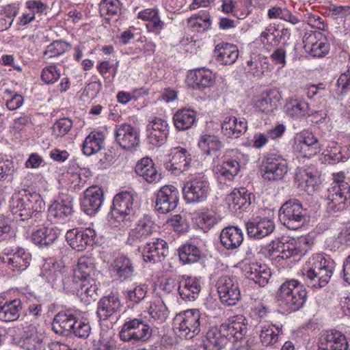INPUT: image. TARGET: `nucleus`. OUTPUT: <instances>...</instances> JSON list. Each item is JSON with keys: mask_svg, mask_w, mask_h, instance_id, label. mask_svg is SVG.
Wrapping results in <instances>:
<instances>
[{"mask_svg": "<svg viewBox=\"0 0 350 350\" xmlns=\"http://www.w3.org/2000/svg\"><path fill=\"white\" fill-rule=\"evenodd\" d=\"M246 319L242 315L234 316L223 323L219 330H210L207 332L203 347L208 349L225 348L228 340L237 341L247 332Z\"/></svg>", "mask_w": 350, "mask_h": 350, "instance_id": "obj_1", "label": "nucleus"}, {"mask_svg": "<svg viewBox=\"0 0 350 350\" xmlns=\"http://www.w3.org/2000/svg\"><path fill=\"white\" fill-rule=\"evenodd\" d=\"M42 200L36 193L16 194L12 198V212L17 219L33 224L42 218Z\"/></svg>", "mask_w": 350, "mask_h": 350, "instance_id": "obj_2", "label": "nucleus"}, {"mask_svg": "<svg viewBox=\"0 0 350 350\" xmlns=\"http://www.w3.org/2000/svg\"><path fill=\"white\" fill-rule=\"evenodd\" d=\"M334 267V262L323 254L312 255L308 261V267L304 273L308 285L319 288L329 281Z\"/></svg>", "mask_w": 350, "mask_h": 350, "instance_id": "obj_3", "label": "nucleus"}, {"mask_svg": "<svg viewBox=\"0 0 350 350\" xmlns=\"http://www.w3.org/2000/svg\"><path fill=\"white\" fill-rule=\"evenodd\" d=\"M207 317L198 309H191L177 314L174 319V330L180 338L190 339L207 326Z\"/></svg>", "mask_w": 350, "mask_h": 350, "instance_id": "obj_4", "label": "nucleus"}, {"mask_svg": "<svg viewBox=\"0 0 350 350\" xmlns=\"http://www.w3.org/2000/svg\"><path fill=\"white\" fill-rule=\"evenodd\" d=\"M137 204L134 194L122 191L116 194L111 208V217L124 227H130L137 219Z\"/></svg>", "mask_w": 350, "mask_h": 350, "instance_id": "obj_5", "label": "nucleus"}, {"mask_svg": "<svg viewBox=\"0 0 350 350\" xmlns=\"http://www.w3.org/2000/svg\"><path fill=\"white\" fill-rule=\"evenodd\" d=\"M308 211L297 199L284 202L279 210V219L288 229L297 230L306 221Z\"/></svg>", "mask_w": 350, "mask_h": 350, "instance_id": "obj_6", "label": "nucleus"}, {"mask_svg": "<svg viewBox=\"0 0 350 350\" xmlns=\"http://www.w3.org/2000/svg\"><path fill=\"white\" fill-rule=\"evenodd\" d=\"M208 178L198 174L191 176L183 187L185 200L189 202H200L206 200L210 192Z\"/></svg>", "mask_w": 350, "mask_h": 350, "instance_id": "obj_7", "label": "nucleus"}, {"mask_svg": "<svg viewBox=\"0 0 350 350\" xmlns=\"http://www.w3.org/2000/svg\"><path fill=\"white\" fill-rule=\"evenodd\" d=\"M151 335L152 329L150 326L138 319L126 322L119 333L122 340L133 343L145 342Z\"/></svg>", "mask_w": 350, "mask_h": 350, "instance_id": "obj_8", "label": "nucleus"}, {"mask_svg": "<svg viewBox=\"0 0 350 350\" xmlns=\"http://www.w3.org/2000/svg\"><path fill=\"white\" fill-rule=\"evenodd\" d=\"M287 172V162L282 157L274 153H269L264 156L262 161L261 172L265 180H281Z\"/></svg>", "mask_w": 350, "mask_h": 350, "instance_id": "obj_9", "label": "nucleus"}, {"mask_svg": "<svg viewBox=\"0 0 350 350\" xmlns=\"http://www.w3.org/2000/svg\"><path fill=\"white\" fill-rule=\"evenodd\" d=\"M221 301L227 306H234L241 299V291L237 280L229 276L221 277L217 282Z\"/></svg>", "mask_w": 350, "mask_h": 350, "instance_id": "obj_10", "label": "nucleus"}, {"mask_svg": "<svg viewBox=\"0 0 350 350\" xmlns=\"http://www.w3.org/2000/svg\"><path fill=\"white\" fill-rule=\"evenodd\" d=\"M341 189L339 186L329 187L327 189V209L335 213L346 209L350 205V186L344 185Z\"/></svg>", "mask_w": 350, "mask_h": 350, "instance_id": "obj_11", "label": "nucleus"}, {"mask_svg": "<svg viewBox=\"0 0 350 350\" xmlns=\"http://www.w3.org/2000/svg\"><path fill=\"white\" fill-rule=\"evenodd\" d=\"M179 192L173 185H165L157 191L154 208L160 213L173 211L178 204Z\"/></svg>", "mask_w": 350, "mask_h": 350, "instance_id": "obj_12", "label": "nucleus"}, {"mask_svg": "<svg viewBox=\"0 0 350 350\" xmlns=\"http://www.w3.org/2000/svg\"><path fill=\"white\" fill-rule=\"evenodd\" d=\"M293 148L300 156L310 158L321 151L322 144L312 133L304 131L295 140Z\"/></svg>", "mask_w": 350, "mask_h": 350, "instance_id": "obj_13", "label": "nucleus"}, {"mask_svg": "<svg viewBox=\"0 0 350 350\" xmlns=\"http://www.w3.org/2000/svg\"><path fill=\"white\" fill-rule=\"evenodd\" d=\"M115 138L116 142L124 150H133L140 144L139 133L137 129L126 123L116 126Z\"/></svg>", "mask_w": 350, "mask_h": 350, "instance_id": "obj_14", "label": "nucleus"}, {"mask_svg": "<svg viewBox=\"0 0 350 350\" xmlns=\"http://www.w3.org/2000/svg\"><path fill=\"white\" fill-rule=\"evenodd\" d=\"M317 345L318 350H348L349 348L345 336L337 330L322 332Z\"/></svg>", "mask_w": 350, "mask_h": 350, "instance_id": "obj_15", "label": "nucleus"}, {"mask_svg": "<svg viewBox=\"0 0 350 350\" xmlns=\"http://www.w3.org/2000/svg\"><path fill=\"white\" fill-rule=\"evenodd\" d=\"M168 252L167 243L160 238H152L142 247L144 260L152 263L161 261Z\"/></svg>", "mask_w": 350, "mask_h": 350, "instance_id": "obj_16", "label": "nucleus"}, {"mask_svg": "<svg viewBox=\"0 0 350 350\" xmlns=\"http://www.w3.org/2000/svg\"><path fill=\"white\" fill-rule=\"evenodd\" d=\"M96 234L94 229L88 228L83 230L72 229L66 232V238L72 248L83 251L95 243Z\"/></svg>", "mask_w": 350, "mask_h": 350, "instance_id": "obj_17", "label": "nucleus"}, {"mask_svg": "<svg viewBox=\"0 0 350 350\" xmlns=\"http://www.w3.org/2000/svg\"><path fill=\"white\" fill-rule=\"evenodd\" d=\"M122 304L118 295L111 293L103 297L98 303L96 314L100 321L117 318L122 309Z\"/></svg>", "mask_w": 350, "mask_h": 350, "instance_id": "obj_18", "label": "nucleus"}, {"mask_svg": "<svg viewBox=\"0 0 350 350\" xmlns=\"http://www.w3.org/2000/svg\"><path fill=\"white\" fill-rule=\"evenodd\" d=\"M146 131L148 143L161 146L167 140L169 134L168 124L165 120L155 118L148 124Z\"/></svg>", "mask_w": 350, "mask_h": 350, "instance_id": "obj_19", "label": "nucleus"}, {"mask_svg": "<svg viewBox=\"0 0 350 350\" xmlns=\"http://www.w3.org/2000/svg\"><path fill=\"white\" fill-rule=\"evenodd\" d=\"M172 159L165 163V168L172 174L178 176L188 170L191 161V154L183 147L178 146L171 149Z\"/></svg>", "mask_w": 350, "mask_h": 350, "instance_id": "obj_20", "label": "nucleus"}, {"mask_svg": "<svg viewBox=\"0 0 350 350\" xmlns=\"http://www.w3.org/2000/svg\"><path fill=\"white\" fill-rule=\"evenodd\" d=\"M247 234L250 238L260 239L269 235L275 229L273 220L267 217H256L246 223Z\"/></svg>", "mask_w": 350, "mask_h": 350, "instance_id": "obj_21", "label": "nucleus"}, {"mask_svg": "<svg viewBox=\"0 0 350 350\" xmlns=\"http://www.w3.org/2000/svg\"><path fill=\"white\" fill-rule=\"evenodd\" d=\"M103 200V192L101 188L92 186L84 192L81 202L83 211L89 215L94 214L100 207Z\"/></svg>", "mask_w": 350, "mask_h": 350, "instance_id": "obj_22", "label": "nucleus"}, {"mask_svg": "<svg viewBox=\"0 0 350 350\" xmlns=\"http://www.w3.org/2000/svg\"><path fill=\"white\" fill-rule=\"evenodd\" d=\"M65 267L55 259L50 258L42 265L40 276L53 288L65 272Z\"/></svg>", "mask_w": 350, "mask_h": 350, "instance_id": "obj_23", "label": "nucleus"}, {"mask_svg": "<svg viewBox=\"0 0 350 350\" xmlns=\"http://www.w3.org/2000/svg\"><path fill=\"white\" fill-rule=\"evenodd\" d=\"M245 275L248 280L263 287L268 284L271 277V272L267 265L252 262L245 267Z\"/></svg>", "mask_w": 350, "mask_h": 350, "instance_id": "obj_24", "label": "nucleus"}, {"mask_svg": "<svg viewBox=\"0 0 350 350\" xmlns=\"http://www.w3.org/2000/svg\"><path fill=\"white\" fill-rule=\"evenodd\" d=\"M73 213L72 201L68 199H58L50 205L48 217L55 222H63Z\"/></svg>", "mask_w": 350, "mask_h": 350, "instance_id": "obj_25", "label": "nucleus"}, {"mask_svg": "<svg viewBox=\"0 0 350 350\" xmlns=\"http://www.w3.org/2000/svg\"><path fill=\"white\" fill-rule=\"evenodd\" d=\"M221 128V133L228 138H238L247 131V122L244 118L228 116L223 120Z\"/></svg>", "mask_w": 350, "mask_h": 350, "instance_id": "obj_26", "label": "nucleus"}, {"mask_svg": "<svg viewBox=\"0 0 350 350\" xmlns=\"http://www.w3.org/2000/svg\"><path fill=\"white\" fill-rule=\"evenodd\" d=\"M76 318L71 310L59 312L53 319L52 329L56 334L68 336L73 330Z\"/></svg>", "mask_w": 350, "mask_h": 350, "instance_id": "obj_27", "label": "nucleus"}, {"mask_svg": "<svg viewBox=\"0 0 350 350\" xmlns=\"http://www.w3.org/2000/svg\"><path fill=\"white\" fill-rule=\"evenodd\" d=\"M187 81L193 88H206L214 83L215 76L209 69L201 68L190 71Z\"/></svg>", "mask_w": 350, "mask_h": 350, "instance_id": "obj_28", "label": "nucleus"}, {"mask_svg": "<svg viewBox=\"0 0 350 350\" xmlns=\"http://www.w3.org/2000/svg\"><path fill=\"white\" fill-rule=\"evenodd\" d=\"M304 48L311 56L323 57L329 51V44L323 40H317L316 33H306L304 36Z\"/></svg>", "mask_w": 350, "mask_h": 350, "instance_id": "obj_29", "label": "nucleus"}, {"mask_svg": "<svg viewBox=\"0 0 350 350\" xmlns=\"http://www.w3.org/2000/svg\"><path fill=\"white\" fill-rule=\"evenodd\" d=\"M135 172L148 183H158L162 178L161 174L156 169L152 160L148 157L143 158L137 162Z\"/></svg>", "mask_w": 350, "mask_h": 350, "instance_id": "obj_30", "label": "nucleus"}, {"mask_svg": "<svg viewBox=\"0 0 350 350\" xmlns=\"http://www.w3.org/2000/svg\"><path fill=\"white\" fill-rule=\"evenodd\" d=\"M221 245L227 250L238 248L243 241V234L241 228L237 226H228L224 228L220 233Z\"/></svg>", "mask_w": 350, "mask_h": 350, "instance_id": "obj_31", "label": "nucleus"}, {"mask_svg": "<svg viewBox=\"0 0 350 350\" xmlns=\"http://www.w3.org/2000/svg\"><path fill=\"white\" fill-rule=\"evenodd\" d=\"M280 98L281 96L277 90H269L256 99L254 108L256 111L268 113L277 107Z\"/></svg>", "mask_w": 350, "mask_h": 350, "instance_id": "obj_32", "label": "nucleus"}, {"mask_svg": "<svg viewBox=\"0 0 350 350\" xmlns=\"http://www.w3.org/2000/svg\"><path fill=\"white\" fill-rule=\"evenodd\" d=\"M178 289L179 295L183 300L192 301L198 297L201 291V284L196 278L189 277L180 281Z\"/></svg>", "mask_w": 350, "mask_h": 350, "instance_id": "obj_33", "label": "nucleus"}, {"mask_svg": "<svg viewBox=\"0 0 350 350\" xmlns=\"http://www.w3.org/2000/svg\"><path fill=\"white\" fill-rule=\"evenodd\" d=\"M74 277L78 278L81 282L92 280L95 275L96 270L94 259L90 257H81L73 269Z\"/></svg>", "mask_w": 350, "mask_h": 350, "instance_id": "obj_34", "label": "nucleus"}, {"mask_svg": "<svg viewBox=\"0 0 350 350\" xmlns=\"http://www.w3.org/2000/svg\"><path fill=\"white\" fill-rule=\"evenodd\" d=\"M214 54L218 62L224 65H231L237 61L239 51L237 46L234 44H219L214 50Z\"/></svg>", "mask_w": 350, "mask_h": 350, "instance_id": "obj_35", "label": "nucleus"}, {"mask_svg": "<svg viewBox=\"0 0 350 350\" xmlns=\"http://www.w3.org/2000/svg\"><path fill=\"white\" fill-rule=\"evenodd\" d=\"M5 254L6 258H3V260L14 271H21L25 270L29 267L31 259V254L29 252H26L23 249H18L13 254L8 252Z\"/></svg>", "mask_w": 350, "mask_h": 350, "instance_id": "obj_36", "label": "nucleus"}, {"mask_svg": "<svg viewBox=\"0 0 350 350\" xmlns=\"http://www.w3.org/2000/svg\"><path fill=\"white\" fill-rule=\"evenodd\" d=\"M155 232L156 225L154 221L150 216L144 215L138 221L137 226L131 230L130 236L139 241H144Z\"/></svg>", "mask_w": 350, "mask_h": 350, "instance_id": "obj_37", "label": "nucleus"}, {"mask_svg": "<svg viewBox=\"0 0 350 350\" xmlns=\"http://www.w3.org/2000/svg\"><path fill=\"white\" fill-rule=\"evenodd\" d=\"M251 193L244 188L234 189L229 193L226 200L230 208L234 211L249 206L251 204Z\"/></svg>", "mask_w": 350, "mask_h": 350, "instance_id": "obj_38", "label": "nucleus"}, {"mask_svg": "<svg viewBox=\"0 0 350 350\" xmlns=\"http://www.w3.org/2000/svg\"><path fill=\"white\" fill-rule=\"evenodd\" d=\"M117 276L121 280L131 278L135 273V268L132 260L124 255L117 257L113 263Z\"/></svg>", "mask_w": 350, "mask_h": 350, "instance_id": "obj_39", "label": "nucleus"}, {"mask_svg": "<svg viewBox=\"0 0 350 350\" xmlns=\"http://www.w3.org/2000/svg\"><path fill=\"white\" fill-rule=\"evenodd\" d=\"M307 293L304 286H298L294 293L281 304L280 308L287 312L300 309L306 301Z\"/></svg>", "mask_w": 350, "mask_h": 350, "instance_id": "obj_40", "label": "nucleus"}, {"mask_svg": "<svg viewBox=\"0 0 350 350\" xmlns=\"http://www.w3.org/2000/svg\"><path fill=\"white\" fill-rule=\"evenodd\" d=\"M105 137L102 132L92 131L83 142V152L87 156H91L99 152L104 146Z\"/></svg>", "mask_w": 350, "mask_h": 350, "instance_id": "obj_41", "label": "nucleus"}, {"mask_svg": "<svg viewBox=\"0 0 350 350\" xmlns=\"http://www.w3.org/2000/svg\"><path fill=\"white\" fill-rule=\"evenodd\" d=\"M22 310V302L18 299L7 301L3 305L0 304V320L11 322L17 320Z\"/></svg>", "mask_w": 350, "mask_h": 350, "instance_id": "obj_42", "label": "nucleus"}, {"mask_svg": "<svg viewBox=\"0 0 350 350\" xmlns=\"http://www.w3.org/2000/svg\"><path fill=\"white\" fill-rule=\"evenodd\" d=\"M57 230L53 228L42 226L33 232L32 241L41 246H48L53 243L57 238Z\"/></svg>", "mask_w": 350, "mask_h": 350, "instance_id": "obj_43", "label": "nucleus"}, {"mask_svg": "<svg viewBox=\"0 0 350 350\" xmlns=\"http://www.w3.org/2000/svg\"><path fill=\"white\" fill-rule=\"evenodd\" d=\"M285 113L294 119H300L310 113L308 104L301 100L290 99L284 105Z\"/></svg>", "mask_w": 350, "mask_h": 350, "instance_id": "obj_44", "label": "nucleus"}, {"mask_svg": "<svg viewBox=\"0 0 350 350\" xmlns=\"http://www.w3.org/2000/svg\"><path fill=\"white\" fill-rule=\"evenodd\" d=\"M196 118V113L190 109L178 110L173 117L174 126L178 130H186L191 127Z\"/></svg>", "mask_w": 350, "mask_h": 350, "instance_id": "obj_45", "label": "nucleus"}, {"mask_svg": "<svg viewBox=\"0 0 350 350\" xmlns=\"http://www.w3.org/2000/svg\"><path fill=\"white\" fill-rule=\"evenodd\" d=\"M178 255L183 263H194L200 259L202 252L196 245L186 243L179 247Z\"/></svg>", "mask_w": 350, "mask_h": 350, "instance_id": "obj_46", "label": "nucleus"}, {"mask_svg": "<svg viewBox=\"0 0 350 350\" xmlns=\"http://www.w3.org/2000/svg\"><path fill=\"white\" fill-rule=\"evenodd\" d=\"M295 180L297 183V187L308 193H311L314 191L317 183V176L306 170H301L296 174Z\"/></svg>", "mask_w": 350, "mask_h": 350, "instance_id": "obj_47", "label": "nucleus"}, {"mask_svg": "<svg viewBox=\"0 0 350 350\" xmlns=\"http://www.w3.org/2000/svg\"><path fill=\"white\" fill-rule=\"evenodd\" d=\"M223 146L222 142L215 135H202L198 141L199 148L207 155L210 154L211 151L219 150Z\"/></svg>", "mask_w": 350, "mask_h": 350, "instance_id": "obj_48", "label": "nucleus"}, {"mask_svg": "<svg viewBox=\"0 0 350 350\" xmlns=\"http://www.w3.org/2000/svg\"><path fill=\"white\" fill-rule=\"evenodd\" d=\"M258 40L265 47L276 46L280 42V37L275 24H270L260 33Z\"/></svg>", "mask_w": 350, "mask_h": 350, "instance_id": "obj_49", "label": "nucleus"}, {"mask_svg": "<svg viewBox=\"0 0 350 350\" xmlns=\"http://www.w3.org/2000/svg\"><path fill=\"white\" fill-rule=\"evenodd\" d=\"M298 286L304 285L296 280H287L282 284L276 293V299L279 306H281V304L294 293V291Z\"/></svg>", "mask_w": 350, "mask_h": 350, "instance_id": "obj_50", "label": "nucleus"}, {"mask_svg": "<svg viewBox=\"0 0 350 350\" xmlns=\"http://www.w3.org/2000/svg\"><path fill=\"white\" fill-rule=\"evenodd\" d=\"M81 284V281L74 277L73 273L72 276H70V274H66L65 271L55 288L59 290L62 289L68 293L74 294L77 291H79Z\"/></svg>", "mask_w": 350, "mask_h": 350, "instance_id": "obj_51", "label": "nucleus"}, {"mask_svg": "<svg viewBox=\"0 0 350 350\" xmlns=\"http://www.w3.org/2000/svg\"><path fill=\"white\" fill-rule=\"evenodd\" d=\"M260 328V338L261 342L265 346L273 345L278 339V327H275L272 324L267 323L261 326Z\"/></svg>", "mask_w": 350, "mask_h": 350, "instance_id": "obj_52", "label": "nucleus"}, {"mask_svg": "<svg viewBox=\"0 0 350 350\" xmlns=\"http://www.w3.org/2000/svg\"><path fill=\"white\" fill-rule=\"evenodd\" d=\"M149 314L154 319L163 322L167 317L168 310L163 301L157 299L151 303L149 308Z\"/></svg>", "mask_w": 350, "mask_h": 350, "instance_id": "obj_53", "label": "nucleus"}, {"mask_svg": "<svg viewBox=\"0 0 350 350\" xmlns=\"http://www.w3.org/2000/svg\"><path fill=\"white\" fill-rule=\"evenodd\" d=\"M147 286L145 284H139L135 287L127 289L125 296L127 301L137 304L146 297Z\"/></svg>", "mask_w": 350, "mask_h": 350, "instance_id": "obj_54", "label": "nucleus"}, {"mask_svg": "<svg viewBox=\"0 0 350 350\" xmlns=\"http://www.w3.org/2000/svg\"><path fill=\"white\" fill-rule=\"evenodd\" d=\"M211 22L210 16H193L188 18L187 25L193 31H204L209 28Z\"/></svg>", "mask_w": 350, "mask_h": 350, "instance_id": "obj_55", "label": "nucleus"}, {"mask_svg": "<svg viewBox=\"0 0 350 350\" xmlns=\"http://www.w3.org/2000/svg\"><path fill=\"white\" fill-rule=\"evenodd\" d=\"M38 326V323L36 322L30 325L29 332L31 334L23 340V347L25 350H36L40 348V339L37 335Z\"/></svg>", "mask_w": 350, "mask_h": 350, "instance_id": "obj_56", "label": "nucleus"}, {"mask_svg": "<svg viewBox=\"0 0 350 350\" xmlns=\"http://www.w3.org/2000/svg\"><path fill=\"white\" fill-rule=\"evenodd\" d=\"M72 124V121L70 118H60L54 123L52 135L55 138L64 137L71 130Z\"/></svg>", "mask_w": 350, "mask_h": 350, "instance_id": "obj_57", "label": "nucleus"}, {"mask_svg": "<svg viewBox=\"0 0 350 350\" xmlns=\"http://www.w3.org/2000/svg\"><path fill=\"white\" fill-rule=\"evenodd\" d=\"M70 49V45L62 40H55L51 43L44 52V56L53 57L60 55Z\"/></svg>", "mask_w": 350, "mask_h": 350, "instance_id": "obj_58", "label": "nucleus"}, {"mask_svg": "<svg viewBox=\"0 0 350 350\" xmlns=\"http://www.w3.org/2000/svg\"><path fill=\"white\" fill-rule=\"evenodd\" d=\"M120 10L119 0H102L99 3V11L101 16L116 15Z\"/></svg>", "mask_w": 350, "mask_h": 350, "instance_id": "obj_59", "label": "nucleus"}, {"mask_svg": "<svg viewBox=\"0 0 350 350\" xmlns=\"http://www.w3.org/2000/svg\"><path fill=\"white\" fill-rule=\"evenodd\" d=\"M280 257L283 259H287L293 256H297L301 254V251L297 246V243L294 239L291 241L282 243L280 246Z\"/></svg>", "mask_w": 350, "mask_h": 350, "instance_id": "obj_60", "label": "nucleus"}, {"mask_svg": "<svg viewBox=\"0 0 350 350\" xmlns=\"http://www.w3.org/2000/svg\"><path fill=\"white\" fill-rule=\"evenodd\" d=\"M59 77V71L54 65L45 67L42 71L41 79L45 83H53L57 81Z\"/></svg>", "mask_w": 350, "mask_h": 350, "instance_id": "obj_61", "label": "nucleus"}, {"mask_svg": "<svg viewBox=\"0 0 350 350\" xmlns=\"http://www.w3.org/2000/svg\"><path fill=\"white\" fill-rule=\"evenodd\" d=\"M16 14L17 10L14 5H6L0 12V18L5 21V24L2 25V26L5 29L9 28L12 25Z\"/></svg>", "mask_w": 350, "mask_h": 350, "instance_id": "obj_62", "label": "nucleus"}, {"mask_svg": "<svg viewBox=\"0 0 350 350\" xmlns=\"http://www.w3.org/2000/svg\"><path fill=\"white\" fill-rule=\"evenodd\" d=\"M261 57L258 55L251 57L250 59L247 62V72L255 77H260L263 75V69L261 65Z\"/></svg>", "mask_w": 350, "mask_h": 350, "instance_id": "obj_63", "label": "nucleus"}, {"mask_svg": "<svg viewBox=\"0 0 350 350\" xmlns=\"http://www.w3.org/2000/svg\"><path fill=\"white\" fill-rule=\"evenodd\" d=\"M91 327L88 323L75 319V323L73 326V330H72L71 334H74L75 336L79 338H87L90 332Z\"/></svg>", "mask_w": 350, "mask_h": 350, "instance_id": "obj_64", "label": "nucleus"}]
</instances>
